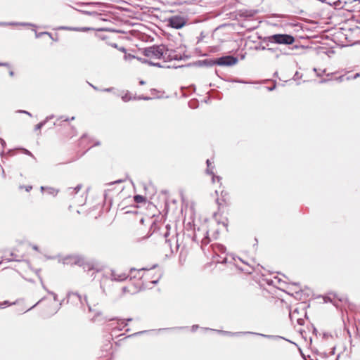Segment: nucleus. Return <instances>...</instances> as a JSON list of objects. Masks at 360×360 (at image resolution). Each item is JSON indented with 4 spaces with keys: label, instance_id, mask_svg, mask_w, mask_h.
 I'll list each match as a JSON object with an SVG mask.
<instances>
[{
    "label": "nucleus",
    "instance_id": "obj_1",
    "mask_svg": "<svg viewBox=\"0 0 360 360\" xmlns=\"http://www.w3.org/2000/svg\"><path fill=\"white\" fill-rule=\"evenodd\" d=\"M167 51V49L163 44L153 45L149 47L144 48L141 50V53L144 56L148 59L142 58H137V60L143 63H148L150 65L160 67V63H155L153 60L165 58V55Z\"/></svg>",
    "mask_w": 360,
    "mask_h": 360
},
{
    "label": "nucleus",
    "instance_id": "obj_2",
    "mask_svg": "<svg viewBox=\"0 0 360 360\" xmlns=\"http://www.w3.org/2000/svg\"><path fill=\"white\" fill-rule=\"evenodd\" d=\"M143 288V281L142 277L131 278L122 288L124 294L135 295Z\"/></svg>",
    "mask_w": 360,
    "mask_h": 360
},
{
    "label": "nucleus",
    "instance_id": "obj_3",
    "mask_svg": "<svg viewBox=\"0 0 360 360\" xmlns=\"http://www.w3.org/2000/svg\"><path fill=\"white\" fill-rule=\"evenodd\" d=\"M264 41L278 44L290 45L295 42L293 36L287 34H276L264 38Z\"/></svg>",
    "mask_w": 360,
    "mask_h": 360
},
{
    "label": "nucleus",
    "instance_id": "obj_4",
    "mask_svg": "<svg viewBox=\"0 0 360 360\" xmlns=\"http://www.w3.org/2000/svg\"><path fill=\"white\" fill-rule=\"evenodd\" d=\"M238 61L237 57L233 56H226L217 58L212 61V65L220 66H231L236 64Z\"/></svg>",
    "mask_w": 360,
    "mask_h": 360
},
{
    "label": "nucleus",
    "instance_id": "obj_5",
    "mask_svg": "<svg viewBox=\"0 0 360 360\" xmlns=\"http://www.w3.org/2000/svg\"><path fill=\"white\" fill-rule=\"evenodd\" d=\"M168 25L174 29L183 27L187 22V19L181 15H174L167 19Z\"/></svg>",
    "mask_w": 360,
    "mask_h": 360
},
{
    "label": "nucleus",
    "instance_id": "obj_6",
    "mask_svg": "<svg viewBox=\"0 0 360 360\" xmlns=\"http://www.w3.org/2000/svg\"><path fill=\"white\" fill-rule=\"evenodd\" d=\"M141 277H142V278H145V279H149L150 282L152 283H156L160 280L161 274L160 270H147Z\"/></svg>",
    "mask_w": 360,
    "mask_h": 360
},
{
    "label": "nucleus",
    "instance_id": "obj_7",
    "mask_svg": "<svg viewBox=\"0 0 360 360\" xmlns=\"http://www.w3.org/2000/svg\"><path fill=\"white\" fill-rule=\"evenodd\" d=\"M360 0H353L351 2H345L342 8L348 11H354L356 9H359V5Z\"/></svg>",
    "mask_w": 360,
    "mask_h": 360
},
{
    "label": "nucleus",
    "instance_id": "obj_8",
    "mask_svg": "<svg viewBox=\"0 0 360 360\" xmlns=\"http://www.w3.org/2000/svg\"><path fill=\"white\" fill-rule=\"evenodd\" d=\"M242 263H243V266H240V269L247 274H251L252 271H253V268L250 265H249L243 262Z\"/></svg>",
    "mask_w": 360,
    "mask_h": 360
},
{
    "label": "nucleus",
    "instance_id": "obj_9",
    "mask_svg": "<svg viewBox=\"0 0 360 360\" xmlns=\"http://www.w3.org/2000/svg\"><path fill=\"white\" fill-rule=\"evenodd\" d=\"M134 200L136 203H146V198L141 195H136L134 197Z\"/></svg>",
    "mask_w": 360,
    "mask_h": 360
},
{
    "label": "nucleus",
    "instance_id": "obj_10",
    "mask_svg": "<svg viewBox=\"0 0 360 360\" xmlns=\"http://www.w3.org/2000/svg\"><path fill=\"white\" fill-rule=\"evenodd\" d=\"M0 66H4V67L6 68L8 70V71H9V75H10L11 76H13V75H14V72H13V69H12V67H11V65H10V63H0Z\"/></svg>",
    "mask_w": 360,
    "mask_h": 360
},
{
    "label": "nucleus",
    "instance_id": "obj_11",
    "mask_svg": "<svg viewBox=\"0 0 360 360\" xmlns=\"http://www.w3.org/2000/svg\"><path fill=\"white\" fill-rule=\"evenodd\" d=\"M112 276L115 281H124L127 278L125 274L117 275L115 273L112 274Z\"/></svg>",
    "mask_w": 360,
    "mask_h": 360
},
{
    "label": "nucleus",
    "instance_id": "obj_12",
    "mask_svg": "<svg viewBox=\"0 0 360 360\" xmlns=\"http://www.w3.org/2000/svg\"><path fill=\"white\" fill-rule=\"evenodd\" d=\"M169 235H170L169 231H167L165 232V233L164 234V236H165V240H166V242L169 243V246H170V248L172 249V251H174L173 248H172V244H171V240H170L169 238H169Z\"/></svg>",
    "mask_w": 360,
    "mask_h": 360
},
{
    "label": "nucleus",
    "instance_id": "obj_13",
    "mask_svg": "<svg viewBox=\"0 0 360 360\" xmlns=\"http://www.w3.org/2000/svg\"><path fill=\"white\" fill-rule=\"evenodd\" d=\"M176 245H175L174 249H175V251H178L179 248H180V246L181 245L179 243V234L178 233L176 234Z\"/></svg>",
    "mask_w": 360,
    "mask_h": 360
},
{
    "label": "nucleus",
    "instance_id": "obj_14",
    "mask_svg": "<svg viewBox=\"0 0 360 360\" xmlns=\"http://www.w3.org/2000/svg\"><path fill=\"white\" fill-rule=\"evenodd\" d=\"M128 92L125 93L124 96H122V98L124 102H127L131 100V96Z\"/></svg>",
    "mask_w": 360,
    "mask_h": 360
},
{
    "label": "nucleus",
    "instance_id": "obj_15",
    "mask_svg": "<svg viewBox=\"0 0 360 360\" xmlns=\"http://www.w3.org/2000/svg\"><path fill=\"white\" fill-rule=\"evenodd\" d=\"M350 78L349 76H347V75H342L338 78V79H340V82H344L346 80H349Z\"/></svg>",
    "mask_w": 360,
    "mask_h": 360
},
{
    "label": "nucleus",
    "instance_id": "obj_16",
    "mask_svg": "<svg viewBox=\"0 0 360 360\" xmlns=\"http://www.w3.org/2000/svg\"><path fill=\"white\" fill-rule=\"evenodd\" d=\"M20 189H25L27 192H29L32 189V186H30V185H27V186H20Z\"/></svg>",
    "mask_w": 360,
    "mask_h": 360
},
{
    "label": "nucleus",
    "instance_id": "obj_17",
    "mask_svg": "<svg viewBox=\"0 0 360 360\" xmlns=\"http://www.w3.org/2000/svg\"><path fill=\"white\" fill-rule=\"evenodd\" d=\"M124 58L125 60H130V59H132V58H137L138 57H136L134 55H131L130 53H129V54L125 53Z\"/></svg>",
    "mask_w": 360,
    "mask_h": 360
},
{
    "label": "nucleus",
    "instance_id": "obj_18",
    "mask_svg": "<svg viewBox=\"0 0 360 360\" xmlns=\"http://www.w3.org/2000/svg\"><path fill=\"white\" fill-rule=\"evenodd\" d=\"M220 180H221V178L219 176H212V182L214 183L216 181H217V182H220Z\"/></svg>",
    "mask_w": 360,
    "mask_h": 360
},
{
    "label": "nucleus",
    "instance_id": "obj_19",
    "mask_svg": "<svg viewBox=\"0 0 360 360\" xmlns=\"http://www.w3.org/2000/svg\"><path fill=\"white\" fill-rule=\"evenodd\" d=\"M99 37L103 40H107L109 38L108 34H101Z\"/></svg>",
    "mask_w": 360,
    "mask_h": 360
},
{
    "label": "nucleus",
    "instance_id": "obj_20",
    "mask_svg": "<svg viewBox=\"0 0 360 360\" xmlns=\"http://www.w3.org/2000/svg\"><path fill=\"white\" fill-rule=\"evenodd\" d=\"M44 34H46V35H48L49 37H51V34L50 33H49V32H41V33H39V34H37V37H39V36H41V35H44Z\"/></svg>",
    "mask_w": 360,
    "mask_h": 360
},
{
    "label": "nucleus",
    "instance_id": "obj_21",
    "mask_svg": "<svg viewBox=\"0 0 360 360\" xmlns=\"http://www.w3.org/2000/svg\"><path fill=\"white\" fill-rule=\"evenodd\" d=\"M217 202L218 206H219V210H220L224 205L223 203L219 202V199L217 200Z\"/></svg>",
    "mask_w": 360,
    "mask_h": 360
},
{
    "label": "nucleus",
    "instance_id": "obj_22",
    "mask_svg": "<svg viewBox=\"0 0 360 360\" xmlns=\"http://www.w3.org/2000/svg\"><path fill=\"white\" fill-rule=\"evenodd\" d=\"M74 30H82V31H86V30H89V28L83 27V28H79V29H78V28H75V29H74Z\"/></svg>",
    "mask_w": 360,
    "mask_h": 360
},
{
    "label": "nucleus",
    "instance_id": "obj_23",
    "mask_svg": "<svg viewBox=\"0 0 360 360\" xmlns=\"http://www.w3.org/2000/svg\"><path fill=\"white\" fill-rule=\"evenodd\" d=\"M118 49L122 51V52H124V53H126V49L124 47H120V48H118Z\"/></svg>",
    "mask_w": 360,
    "mask_h": 360
},
{
    "label": "nucleus",
    "instance_id": "obj_24",
    "mask_svg": "<svg viewBox=\"0 0 360 360\" xmlns=\"http://www.w3.org/2000/svg\"><path fill=\"white\" fill-rule=\"evenodd\" d=\"M359 76H360V73H356L355 75H354V76H352V78L356 79Z\"/></svg>",
    "mask_w": 360,
    "mask_h": 360
},
{
    "label": "nucleus",
    "instance_id": "obj_25",
    "mask_svg": "<svg viewBox=\"0 0 360 360\" xmlns=\"http://www.w3.org/2000/svg\"><path fill=\"white\" fill-rule=\"evenodd\" d=\"M120 325L122 326V327H124L125 326H127V323H124L123 321H121V323Z\"/></svg>",
    "mask_w": 360,
    "mask_h": 360
},
{
    "label": "nucleus",
    "instance_id": "obj_26",
    "mask_svg": "<svg viewBox=\"0 0 360 360\" xmlns=\"http://www.w3.org/2000/svg\"><path fill=\"white\" fill-rule=\"evenodd\" d=\"M267 89H268V90L271 91V90H274V86H273V87H268Z\"/></svg>",
    "mask_w": 360,
    "mask_h": 360
},
{
    "label": "nucleus",
    "instance_id": "obj_27",
    "mask_svg": "<svg viewBox=\"0 0 360 360\" xmlns=\"http://www.w3.org/2000/svg\"><path fill=\"white\" fill-rule=\"evenodd\" d=\"M139 83H140L141 84H143L145 83V82H144V81H143V80H141V81L139 82Z\"/></svg>",
    "mask_w": 360,
    "mask_h": 360
},
{
    "label": "nucleus",
    "instance_id": "obj_28",
    "mask_svg": "<svg viewBox=\"0 0 360 360\" xmlns=\"http://www.w3.org/2000/svg\"><path fill=\"white\" fill-rule=\"evenodd\" d=\"M207 165H208V167H209V166H210V160H207Z\"/></svg>",
    "mask_w": 360,
    "mask_h": 360
},
{
    "label": "nucleus",
    "instance_id": "obj_29",
    "mask_svg": "<svg viewBox=\"0 0 360 360\" xmlns=\"http://www.w3.org/2000/svg\"><path fill=\"white\" fill-rule=\"evenodd\" d=\"M112 46L117 48V45L115 44H112Z\"/></svg>",
    "mask_w": 360,
    "mask_h": 360
},
{
    "label": "nucleus",
    "instance_id": "obj_30",
    "mask_svg": "<svg viewBox=\"0 0 360 360\" xmlns=\"http://www.w3.org/2000/svg\"><path fill=\"white\" fill-rule=\"evenodd\" d=\"M143 271H144V273L143 274H144L147 271H145V269H143Z\"/></svg>",
    "mask_w": 360,
    "mask_h": 360
},
{
    "label": "nucleus",
    "instance_id": "obj_31",
    "mask_svg": "<svg viewBox=\"0 0 360 360\" xmlns=\"http://www.w3.org/2000/svg\"><path fill=\"white\" fill-rule=\"evenodd\" d=\"M127 321H131V319H128Z\"/></svg>",
    "mask_w": 360,
    "mask_h": 360
},
{
    "label": "nucleus",
    "instance_id": "obj_32",
    "mask_svg": "<svg viewBox=\"0 0 360 360\" xmlns=\"http://www.w3.org/2000/svg\"><path fill=\"white\" fill-rule=\"evenodd\" d=\"M264 49H265L264 46L262 47V50H264Z\"/></svg>",
    "mask_w": 360,
    "mask_h": 360
}]
</instances>
